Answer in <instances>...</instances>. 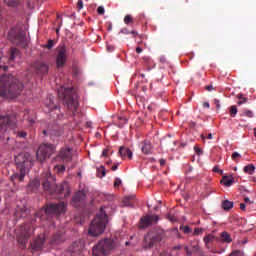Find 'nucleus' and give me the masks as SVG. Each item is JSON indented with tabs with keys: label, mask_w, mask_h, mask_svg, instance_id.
<instances>
[{
	"label": "nucleus",
	"mask_w": 256,
	"mask_h": 256,
	"mask_svg": "<svg viewBox=\"0 0 256 256\" xmlns=\"http://www.w3.org/2000/svg\"><path fill=\"white\" fill-rule=\"evenodd\" d=\"M121 121H123V123H127V119L126 118H120Z\"/></svg>",
	"instance_id": "nucleus-60"
},
{
	"label": "nucleus",
	"mask_w": 256,
	"mask_h": 256,
	"mask_svg": "<svg viewBox=\"0 0 256 256\" xmlns=\"http://www.w3.org/2000/svg\"><path fill=\"white\" fill-rule=\"evenodd\" d=\"M54 45H55V43L53 42V40H49L46 47H47V49H53Z\"/></svg>",
	"instance_id": "nucleus-37"
},
{
	"label": "nucleus",
	"mask_w": 256,
	"mask_h": 256,
	"mask_svg": "<svg viewBox=\"0 0 256 256\" xmlns=\"http://www.w3.org/2000/svg\"><path fill=\"white\" fill-rule=\"evenodd\" d=\"M220 175H223V169H220L218 172Z\"/></svg>",
	"instance_id": "nucleus-61"
},
{
	"label": "nucleus",
	"mask_w": 256,
	"mask_h": 256,
	"mask_svg": "<svg viewBox=\"0 0 256 256\" xmlns=\"http://www.w3.org/2000/svg\"><path fill=\"white\" fill-rule=\"evenodd\" d=\"M215 241V235L214 234H208L204 237V243L206 247H209V243H213Z\"/></svg>",
	"instance_id": "nucleus-23"
},
{
	"label": "nucleus",
	"mask_w": 256,
	"mask_h": 256,
	"mask_svg": "<svg viewBox=\"0 0 256 256\" xmlns=\"http://www.w3.org/2000/svg\"><path fill=\"white\" fill-rule=\"evenodd\" d=\"M16 165L20 173L13 174L11 176V181L19 179L21 182H23L25 179V175H27V173H29V169L33 167V158L31 157V154L25 153L18 155L16 157Z\"/></svg>",
	"instance_id": "nucleus-2"
},
{
	"label": "nucleus",
	"mask_w": 256,
	"mask_h": 256,
	"mask_svg": "<svg viewBox=\"0 0 256 256\" xmlns=\"http://www.w3.org/2000/svg\"><path fill=\"white\" fill-rule=\"evenodd\" d=\"M65 63H67V48L65 45H60L56 54V66L61 69L65 67Z\"/></svg>",
	"instance_id": "nucleus-10"
},
{
	"label": "nucleus",
	"mask_w": 256,
	"mask_h": 256,
	"mask_svg": "<svg viewBox=\"0 0 256 256\" xmlns=\"http://www.w3.org/2000/svg\"><path fill=\"white\" fill-rule=\"evenodd\" d=\"M255 172V166L253 164H249L244 167V173H248V175H253Z\"/></svg>",
	"instance_id": "nucleus-24"
},
{
	"label": "nucleus",
	"mask_w": 256,
	"mask_h": 256,
	"mask_svg": "<svg viewBox=\"0 0 256 256\" xmlns=\"http://www.w3.org/2000/svg\"><path fill=\"white\" fill-rule=\"evenodd\" d=\"M23 92V84L13 75L0 77V96L5 99H15Z\"/></svg>",
	"instance_id": "nucleus-1"
},
{
	"label": "nucleus",
	"mask_w": 256,
	"mask_h": 256,
	"mask_svg": "<svg viewBox=\"0 0 256 256\" xmlns=\"http://www.w3.org/2000/svg\"><path fill=\"white\" fill-rule=\"evenodd\" d=\"M116 249H119V242L111 238H105L93 247L92 252L94 256H107L111 255Z\"/></svg>",
	"instance_id": "nucleus-3"
},
{
	"label": "nucleus",
	"mask_w": 256,
	"mask_h": 256,
	"mask_svg": "<svg viewBox=\"0 0 256 256\" xmlns=\"http://www.w3.org/2000/svg\"><path fill=\"white\" fill-rule=\"evenodd\" d=\"M194 150L197 153V155H201V153H203V151H201V149L198 148L197 146L194 147Z\"/></svg>",
	"instance_id": "nucleus-41"
},
{
	"label": "nucleus",
	"mask_w": 256,
	"mask_h": 256,
	"mask_svg": "<svg viewBox=\"0 0 256 256\" xmlns=\"http://www.w3.org/2000/svg\"><path fill=\"white\" fill-rule=\"evenodd\" d=\"M48 109H49V111H51V109H55V105L49 104V105H48Z\"/></svg>",
	"instance_id": "nucleus-52"
},
{
	"label": "nucleus",
	"mask_w": 256,
	"mask_h": 256,
	"mask_svg": "<svg viewBox=\"0 0 256 256\" xmlns=\"http://www.w3.org/2000/svg\"><path fill=\"white\" fill-rule=\"evenodd\" d=\"M244 201H246V202L249 201V198L248 197L244 198Z\"/></svg>",
	"instance_id": "nucleus-63"
},
{
	"label": "nucleus",
	"mask_w": 256,
	"mask_h": 256,
	"mask_svg": "<svg viewBox=\"0 0 256 256\" xmlns=\"http://www.w3.org/2000/svg\"><path fill=\"white\" fill-rule=\"evenodd\" d=\"M245 207H246V206H245L244 203H241V204H240V209H241V211H245Z\"/></svg>",
	"instance_id": "nucleus-49"
},
{
	"label": "nucleus",
	"mask_w": 256,
	"mask_h": 256,
	"mask_svg": "<svg viewBox=\"0 0 256 256\" xmlns=\"http://www.w3.org/2000/svg\"><path fill=\"white\" fill-rule=\"evenodd\" d=\"M133 21V18L131 17V15H126L124 18V23H126V25H129V23H131Z\"/></svg>",
	"instance_id": "nucleus-30"
},
{
	"label": "nucleus",
	"mask_w": 256,
	"mask_h": 256,
	"mask_svg": "<svg viewBox=\"0 0 256 256\" xmlns=\"http://www.w3.org/2000/svg\"><path fill=\"white\" fill-rule=\"evenodd\" d=\"M43 133H44V135H47L48 132H47V130H44Z\"/></svg>",
	"instance_id": "nucleus-64"
},
{
	"label": "nucleus",
	"mask_w": 256,
	"mask_h": 256,
	"mask_svg": "<svg viewBox=\"0 0 256 256\" xmlns=\"http://www.w3.org/2000/svg\"><path fill=\"white\" fill-rule=\"evenodd\" d=\"M71 95H73L72 88L62 87L58 90V96L60 97V99L64 100L69 109H72V111H77V107H79V102L76 99H73Z\"/></svg>",
	"instance_id": "nucleus-6"
},
{
	"label": "nucleus",
	"mask_w": 256,
	"mask_h": 256,
	"mask_svg": "<svg viewBox=\"0 0 256 256\" xmlns=\"http://www.w3.org/2000/svg\"><path fill=\"white\" fill-rule=\"evenodd\" d=\"M21 57V52L17 48H12L10 50V60L15 61L17 58Z\"/></svg>",
	"instance_id": "nucleus-22"
},
{
	"label": "nucleus",
	"mask_w": 256,
	"mask_h": 256,
	"mask_svg": "<svg viewBox=\"0 0 256 256\" xmlns=\"http://www.w3.org/2000/svg\"><path fill=\"white\" fill-rule=\"evenodd\" d=\"M145 249L151 248V246L155 243H159L161 241V236H155L153 234H148L145 238Z\"/></svg>",
	"instance_id": "nucleus-14"
},
{
	"label": "nucleus",
	"mask_w": 256,
	"mask_h": 256,
	"mask_svg": "<svg viewBox=\"0 0 256 256\" xmlns=\"http://www.w3.org/2000/svg\"><path fill=\"white\" fill-rule=\"evenodd\" d=\"M18 243L25 247L27 245L28 239L33 235V228L29 224L21 226L16 232Z\"/></svg>",
	"instance_id": "nucleus-7"
},
{
	"label": "nucleus",
	"mask_w": 256,
	"mask_h": 256,
	"mask_svg": "<svg viewBox=\"0 0 256 256\" xmlns=\"http://www.w3.org/2000/svg\"><path fill=\"white\" fill-rule=\"evenodd\" d=\"M10 133V135H16L19 139H25L27 137V132H19L11 126V120H9V116H1L0 117V133Z\"/></svg>",
	"instance_id": "nucleus-5"
},
{
	"label": "nucleus",
	"mask_w": 256,
	"mask_h": 256,
	"mask_svg": "<svg viewBox=\"0 0 256 256\" xmlns=\"http://www.w3.org/2000/svg\"><path fill=\"white\" fill-rule=\"evenodd\" d=\"M203 107H204L205 109H209V107H210L209 102H204V103H203Z\"/></svg>",
	"instance_id": "nucleus-46"
},
{
	"label": "nucleus",
	"mask_w": 256,
	"mask_h": 256,
	"mask_svg": "<svg viewBox=\"0 0 256 256\" xmlns=\"http://www.w3.org/2000/svg\"><path fill=\"white\" fill-rule=\"evenodd\" d=\"M120 33H123L124 35H129V33H131V32H129V30H128L127 28H123V29L120 31Z\"/></svg>",
	"instance_id": "nucleus-40"
},
{
	"label": "nucleus",
	"mask_w": 256,
	"mask_h": 256,
	"mask_svg": "<svg viewBox=\"0 0 256 256\" xmlns=\"http://www.w3.org/2000/svg\"><path fill=\"white\" fill-rule=\"evenodd\" d=\"M193 250H194V251H199V245L194 246V247H193Z\"/></svg>",
	"instance_id": "nucleus-58"
},
{
	"label": "nucleus",
	"mask_w": 256,
	"mask_h": 256,
	"mask_svg": "<svg viewBox=\"0 0 256 256\" xmlns=\"http://www.w3.org/2000/svg\"><path fill=\"white\" fill-rule=\"evenodd\" d=\"M121 183H122L121 178H116L114 181V187H119Z\"/></svg>",
	"instance_id": "nucleus-36"
},
{
	"label": "nucleus",
	"mask_w": 256,
	"mask_h": 256,
	"mask_svg": "<svg viewBox=\"0 0 256 256\" xmlns=\"http://www.w3.org/2000/svg\"><path fill=\"white\" fill-rule=\"evenodd\" d=\"M45 243V236H39L38 239L34 240L33 243H31V247L33 251H41L43 249V245Z\"/></svg>",
	"instance_id": "nucleus-15"
},
{
	"label": "nucleus",
	"mask_w": 256,
	"mask_h": 256,
	"mask_svg": "<svg viewBox=\"0 0 256 256\" xmlns=\"http://www.w3.org/2000/svg\"><path fill=\"white\" fill-rule=\"evenodd\" d=\"M159 221V216L157 215H146L140 220V227L142 229H146L149 225H153V223H157Z\"/></svg>",
	"instance_id": "nucleus-13"
},
{
	"label": "nucleus",
	"mask_w": 256,
	"mask_h": 256,
	"mask_svg": "<svg viewBox=\"0 0 256 256\" xmlns=\"http://www.w3.org/2000/svg\"><path fill=\"white\" fill-rule=\"evenodd\" d=\"M165 163H166L165 159H160V165L161 166L165 165Z\"/></svg>",
	"instance_id": "nucleus-54"
},
{
	"label": "nucleus",
	"mask_w": 256,
	"mask_h": 256,
	"mask_svg": "<svg viewBox=\"0 0 256 256\" xmlns=\"http://www.w3.org/2000/svg\"><path fill=\"white\" fill-rule=\"evenodd\" d=\"M187 255H191V251H189V247H185Z\"/></svg>",
	"instance_id": "nucleus-56"
},
{
	"label": "nucleus",
	"mask_w": 256,
	"mask_h": 256,
	"mask_svg": "<svg viewBox=\"0 0 256 256\" xmlns=\"http://www.w3.org/2000/svg\"><path fill=\"white\" fill-rule=\"evenodd\" d=\"M8 37L16 45H21L22 47H27V36L25 35V32H23V31L17 32L15 29H12L9 32Z\"/></svg>",
	"instance_id": "nucleus-9"
},
{
	"label": "nucleus",
	"mask_w": 256,
	"mask_h": 256,
	"mask_svg": "<svg viewBox=\"0 0 256 256\" xmlns=\"http://www.w3.org/2000/svg\"><path fill=\"white\" fill-rule=\"evenodd\" d=\"M221 185H225V176H222V179L220 180Z\"/></svg>",
	"instance_id": "nucleus-53"
},
{
	"label": "nucleus",
	"mask_w": 256,
	"mask_h": 256,
	"mask_svg": "<svg viewBox=\"0 0 256 256\" xmlns=\"http://www.w3.org/2000/svg\"><path fill=\"white\" fill-rule=\"evenodd\" d=\"M221 237H222V241L225 242V238H224L225 237V232L221 233Z\"/></svg>",
	"instance_id": "nucleus-57"
},
{
	"label": "nucleus",
	"mask_w": 256,
	"mask_h": 256,
	"mask_svg": "<svg viewBox=\"0 0 256 256\" xmlns=\"http://www.w3.org/2000/svg\"><path fill=\"white\" fill-rule=\"evenodd\" d=\"M65 211H67V204H65L64 202L60 204H50L45 209V213H47V215H51V213L61 215V213H65Z\"/></svg>",
	"instance_id": "nucleus-11"
},
{
	"label": "nucleus",
	"mask_w": 256,
	"mask_h": 256,
	"mask_svg": "<svg viewBox=\"0 0 256 256\" xmlns=\"http://www.w3.org/2000/svg\"><path fill=\"white\" fill-rule=\"evenodd\" d=\"M40 70L43 73H47V71H49V66H47V64H42L41 67H40Z\"/></svg>",
	"instance_id": "nucleus-31"
},
{
	"label": "nucleus",
	"mask_w": 256,
	"mask_h": 256,
	"mask_svg": "<svg viewBox=\"0 0 256 256\" xmlns=\"http://www.w3.org/2000/svg\"><path fill=\"white\" fill-rule=\"evenodd\" d=\"M136 53H143V49L141 47L136 48Z\"/></svg>",
	"instance_id": "nucleus-47"
},
{
	"label": "nucleus",
	"mask_w": 256,
	"mask_h": 256,
	"mask_svg": "<svg viewBox=\"0 0 256 256\" xmlns=\"http://www.w3.org/2000/svg\"><path fill=\"white\" fill-rule=\"evenodd\" d=\"M83 9V0L78 1V11H81Z\"/></svg>",
	"instance_id": "nucleus-39"
},
{
	"label": "nucleus",
	"mask_w": 256,
	"mask_h": 256,
	"mask_svg": "<svg viewBox=\"0 0 256 256\" xmlns=\"http://www.w3.org/2000/svg\"><path fill=\"white\" fill-rule=\"evenodd\" d=\"M141 151L144 153V155H151L153 153V145H151V142L144 141L141 143Z\"/></svg>",
	"instance_id": "nucleus-17"
},
{
	"label": "nucleus",
	"mask_w": 256,
	"mask_h": 256,
	"mask_svg": "<svg viewBox=\"0 0 256 256\" xmlns=\"http://www.w3.org/2000/svg\"><path fill=\"white\" fill-rule=\"evenodd\" d=\"M131 201H135V194L124 197L122 203L124 207H133V202Z\"/></svg>",
	"instance_id": "nucleus-21"
},
{
	"label": "nucleus",
	"mask_w": 256,
	"mask_h": 256,
	"mask_svg": "<svg viewBox=\"0 0 256 256\" xmlns=\"http://www.w3.org/2000/svg\"><path fill=\"white\" fill-rule=\"evenodd\" d=\"M73 157V150H71V148H64L57 156V161H62V163H69L73 160Z\"/></svg>",
	"instance_id": "nucleus-12"
},
{
	"label": "nucleus",
	"mask_w": 256,
	"mask_h": 256,
	"mask_svg": "<svg viewBox=\"0 0 256 256\" xmlns=\"http://www.w3.org/2000/svg\"><path fill=\"white\" fill-rule=\"evenodd\" d=\"M53 153H55V146L53 144H42L36 152V156L39 162L43 163Z\"/></svg>",
	"instance_id": "nucleus-8"
},
{
	"label": "nucleus",
	"mask_w": 256,
	"mask_h": 256,
	"mask_svg": "<svg viewBox=\"0 0 256 256\" xmlns=\"http://www.w3.org/2000/svg\"><path fill=\"white\" fill-rule=\"evenodd\" d=\"M54 171H56V173H65V165L54 166Z\"/></svg>",
	"instance_id": "nucleus-25"
},
{
	"label": "nucleus",
	"mask_w": 256,
	"mask_h": 256,
	"mask_svg": "<svg viewBox=\"0 0 256 256\" xmlns=\"http://www.w3.org/2000/svg\"><path fill=\"white\" fill-rule=\"evenodd\" d=\"M237 106L233 105L229 108V113L231 117H235L237 115Z\"/></svg>",
	"instance_id": "nucleus-26"
},
{
	"label": "nucleus",
	"mask_w": 256,
	"mask_h": 256,
	"mask_svg": "<svg viewBox=\"0 0 256 256\" xmlns=\"http://www.w3.org/2000/svg\"><path fill=\"white\" fill-rule=\"evenodd\" d=\"M125 244H126V245H131V242L126 241Z\"/></svg>",
	"instance_id": "nucleus-62"
},
{
	"label": "nucleus",
	"mask_w": 256,
	"mask_h": 256,
	"mask_svg": "<svg viewBox=\"0 0 256 256\" xmlns=\"http://www.w3.org/2000/svg\"><path fill=\"white\" fill-rule=\"evenodd\" d=\"M215 103H216V107H217V109H220V105H219V100H215Z\"/></svg>",
	"instance_id": "nucleus-55"
},
{
	"label": "nucleus",
	"mask_w": 256,
	"mask_h": 256,
	"mask_svg": "<svg viewBox=\"0 0 256 256\" xmlns=\"http://www.w3.org/2000/svg\"><path fill=\"white\" fill-rule=\"evenodd\" d=\"M98 15H105V8L103 6L98 7Z\"/></svg>",
	"instance_id": "nucleus-33"
},
{
	"label": "nucleus",
	"mask_w": 256,
	"mask_h": 256,
	"mask_svg": "<svg viewBox=\"0 0 256 256\" xmlns=\"http://www.w3.org/2000/svg\"><path fill=\"white\" fill-rule=\"evenodd\" d=\"M237 175L233 173H227L225 174V187H231L237 183Z\"/></svg>",
	"instance_id": "nucleus-16"
},
{
	"label": "nucleus",
	"mask_w": 256,
	"mask_h": 256,
	"mask_svg": "<svg viewBox=\"0 0 256 256\" xmlns=\"http://www.w3.org/2000/svg\"><path fill=\"white\" fill-rule=\"evenodd\" d=\"M119 167V164H115L114 166H112V171H117Z\"/></svg>",
	"instance_id": "nucleus-48"
},
{
	"label": "nucleus",
	"mask_w": 256,
	"mask_h": 256,
	"mask_svg": "<svg viewBox=\"0 0 256 256\" xmlns=\"http://www.w3.org/2000/svg\"><path fill=\"white\" fill-rule=\"evenodd\" d=\"M237 157H241V154H239L238 152H234L232 154V159H237Z\"/></svg>",
	"instance_id": "nucleus-42"
},
{
	"label": "nucleus",
	"mask_w": 256,
	"mask_h": 256,
	"mask_svg": "<svg viewBox=\"0 0 256 256\" xmlns=\"http://www.w3.org/2000/svg\"><path fill=\"white\" fill-rule=\"evenodd\" d=\"M244 115H246V117H249L251 119V118H253V111L246 110V111H244Z\"/></svg>",
	"instance_id": "nucleus-35"
},
{
	"label": "nucleus",
	"mask_w": 256,
	"mask_h": 256,
	"mask_svg": "<svg viewBox=\"0 0 256 256\" xmlns=\"http://www.w3.org/2000/svg\"><path fill=\"white\" fill-rule=\"evenodd\" d=\"M105 227H107V214L101 209L100 213L97 214L95 219L91 222L88 234L91 237H99V235L104 233Z\"/></svg>",
	"instance_id": "nucleus-4"
},
{
	"label": "nucleus",
	"mask_w": 256,
	"mask_h": 256,
	"mask_svg": "<svg viewBox=\"0 0 256 256\" xmlns=\"http://www.w3.org/2000/svg\"><path fill=\"white\" fill-rule=\"evenodd\" d=\"M107 49H108L109 52H111V51H114L115 47H113V46H107Z\"/></svg>",
	"instance_id": "nucleus-50"
},
{
	"label": "nucleus",
	"mask_w": 256,
	"mask_h": 256,
	"mask_svg": "<svg viewBox=\"0 0 256 256\" xmlns=\"http://www.w3.org/2000/svg\"><path fill=\"white\" fill-rule=\"evenodd\" d=\"M85 199V193L79 191L78 193H76V195L72 198V203L74 205V207H77V205L75 203H81V201H83Z\"/></svg>",
	"instance_id": "nucleus-20"
},
{
	"label": "nucleus",
	"mask_w": 256,
	"mask_h": 256,
	"mask_svg": "<svg viewBox=\"0 0 256 256\" xmlns=\"http://www.w3.org/2000/svg\"><path fill=\"white\" fill-rule=\"evenodd\" d=\"M231 241H233V239H231V235L225 232V243H231Z\"/></svg>",
	"instance_id": "nucleus-32"
},
{
	"label": "nucleus",
	"mask_w": 256,
	"mask_h": 256,
	"mask_svg": "<svg viewBox=\"0 0 256 256\" xmlns=\"http://www.w3.org/2000/svg\"><path fill=\"white\" fill-rule=\"evenodd\" d=\"M46 178H47V180L45 182H43L42 185H43V187L46 191H50L51 190V183H49V181H51V179L54 180L55 177H53V175H51V172L48 171L46 173Z\"/></svg>",
	"instance_id": "nucleus-19"
},
{
	"label": "nucleus",
	"mask_w": 256,
	"mask_h": 256,
	"mask_svg": "<svg viewBox=\"0 0 256 256\" xmlns=\"http://www.w3.org/2000/svg\"><path fill=\"white\" fill-rule=\"evenodd\" d=\"M40 185L41 183L39 182V180L36 179L30 182L29 187H34V189H39Z\"/></svg>",
	"instance_id": "nucleus-29"
},
{
	"label": "nucleus",
	"mask_w": 256,
	"mask_h": 256,
	"mask_svg": "<svg viewBox=\"0 0 256 256\" xmlns=\"http://www.w3.org/2000/svg\"><path fill=\"white\" fill-rule=\"evenodd\" d=\"M213 85H208V86H206V90L207 91H213Z\"/></svg>",
	"instance_id": "nucleus-45"
},
{
	"label": "nucleus",
	"mask_w": 256,
	"mask_h": 256,
	"mask_svg": "<svg viewBox=\"0 0 256 256\" xmlns=\"http://www.w3.org/2000/svg\"><path fill=\"white\" fill-rule=\"evenodd\" d=\"M220 170L217 166L213 168L214 173H219Z\"/></svg>",
	"instance_id": "nucleus-51"
},
{
	"label": "nucleus",
	"mask_w": 256,
	"mask_h": 256,
	"mask_svg": "<svg viewBox=\"0 0 256 256\" xmlns=\"http://www.w3.org/2000/svg\"><path fill=\"white\" fill-rule=\"evenodd\" d=\"M194 235H203V228H196L194 230Z\"/></svg>",
	"instance_id": "nucleus-34"
},
{
	"label": "nucleus",
	"mask_w": 256,
	"mask_h": 256,
	"mask_svg": "<svg viewBox=\"0 0 256 256\" xmlns=\"http://www.w3.org/2000/svg\"><path fill=\"white\" fill-rule=\"evenodd\" d=\"M182 230H183V233H191V228L189 227V226H184L183 228H182Z\"/></svg>",
	"instance_id": "nucleus-38"
},
{
	"label": "nucleus",
	"mask_w": 256,
	"mask_h": 256,
	"mask_svg": "<svg viewBox=\"0 0 256 256\" xmlns=\"http://www.w3.org/2000/svg\"><path fill=\"white\" fill-rule=\"evenodd\" d=\"M238 105H243V103H247V98L243 96V94H238Z\"/></svg>",
	"instance_id": "nucleus-28"
},
{
	"label": "nucleus",
	"mask_w": 256,
	"mask_h": 256,
	"mask_svg": "<svg viewBox=\"0 0 256 256\" xmlns=\"http://www.w3.org/2000/svg\"><path fill=\"white\" fill-rule=\"evenodd\" d=\"M207 139H213V134H208Z\"/></svg>",
	"instance_id": "nucleus-59"
},
{
	"label": "nucleus",
	"mask_w": 256,
	"mask_h": 256,
	"mask_svg": "<svg viewBox=\"0 0 256 256\" xmlns=\"http://www.w3.org/2000/svg\"><path fill=\"white\" fill-rule=\"evenodd\" d=\"M234 203L233 201L225 200V211H229L233 209Z\"/></svg>",
	"instance_id": "nucleus-27"
},
{
	"label": "nucleus",
	"mask_w": 256,
	"mask_h": 256,
	"mask_svg": "<svg viewBox=\"0 0 256 256\" xmlns=\"http://www.w3.org/2000/svg\"><path fill=\"white\" fill-rule=\"evenodd\" d=\"M108 153H109V150L108 149H104L102 151V157H107Z\"/></svg>",
	"instance_id": "nucleus-43"
},
{
	"label": "nucleus",
	"mask_w": 256,
	"mask_h": 256,
	"mask_svg": "<svg viewBox=\"0 0 256 256\" xmlns=\"http://www.w3.org/2000/svg\"><path fill=\"white\" fill-rule=\"evenodd\" d=\"M101 173L102 177H105V175H107V172H105V166H101Z\"/></svg>",
	"instance_id": "nucleus-44"
},
{
	"label": "nucleus",
	"mask_w": 256,
	"mask_h": 256,
	"mask_svg": "<svg viewBox=\"0 0 256 256\" xmlns=\"http://www.w3.org/2000/svg\"><path fill=\"white\" fill-rule=\"evenodd\" d=\"M119 155L122 159H126V157H128V159H133V152L129 150V148L123 146L119 148Z\"/></svg>",
	"instance_id": "nucleus-18"
}]
</instances>
